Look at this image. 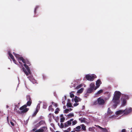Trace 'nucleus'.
Listing matches in <instances>:
<instances>
[{"label": "nucleus", "instance_id": "1", "mask_svg": "<svg viewBox=\"0 0 132 132\" xmlns=\"http://www.w3.org/2000/svg\"><path fill=\"white\" fill-rule=\"evenodd\" d=\"M121 93L119 91H116L114 93V94L112 102L114 103L113 106L115 108L117 106V105L119 104L120 101V99L121 96Z\"/></svg>", "mask_w": 132, "mask_h": 132}, {"label": "nucleus", "instance_id": "2", "mask_svg": "<svg viewBox=\"0 0 132 132\" xmlns=\"http://www.w3.org/2000/svg\"><path fill=\"white\" fill-rule=\"evenodd\" d=\"M101 83V82L100 80H97L96 82V86L95 87L94 83L92 82L90 85V88H88L87 90L86 93H91L93 92V90H96L100 86V84Z\"/></svg>", "mask_w": 132, "mask_h": 132}, {"label": "nucleus", "instance_id": "3", "mask_svg": "<svg viewBox=\"0 0 132 132\" xmlns=\"http://www.w3.org/2000/svg\"><path fill=\"white\" fill-rule=\"evenodd\" d=\"M32 100L28 101L27 102V104H25L21 107L19 108V109L21 111H17V113L20 114H21L22 113H24L27 112L29 110V108H26L27 106H30Z\"/></svg>", "mask_w": 132, "mask_h": 132}, {"label": "nucleus", "instance_id": "4", "mask_svg": "<svg viewBox=\"0 0 132 132\" xmlns=\"http://www.w3.org/2000/svg\"><path fill=\"white\" fill-rule=\"evenodd\" d=\"M129 96L128 95H122L121 98L122 106H124L125 105L126 103L127 100L129 99Z\"/></svg>", "mask_w": 132, "mask_h": 132}, {"label": "nucleus", "instance_id": "5", "mask_svg": "<svg viewBox=\"0 0 132 132\" xmlns=\"http://www.w3.org/2000/svg\"><path fill=\"white\" fill-rule=\"evenodd\" d=\"M85 77L87 80L90 81H93L95 78H96V76L94 74H88L86 75Z\"/></svg>", "mask_w": 132, "mask_h": 132}, {"label": "nucleus", "instance_id": "6", "mask_svg": "<svg viewBox=\"0 0 132 132\" xmlns=\"http://www.w3.org/2000/svg\"><path fill=\"white\" fill-rule=\"evenodd\" d=\"M18 60L19 61H21L24 64H27L28 65H30V63L29 61L27 59H24L22 57H20L18 58Z\"/></svg>", "mask_w": 132, "mask_h": 132}, {"label": "nucleus", "instance_id": "7", "mask_svg": "<svg viewBox=\"0 0 132 132\" xmlns=\"http://www.w3.org/2000/svg\"><path fill=\"white\" fill-rule=\"evenodd\" d=\"M105 102V101L101 97L97 98V103L99 105H103L104 104Z\"/></svg>", "mask_w": 132, "mask_h": 132}, {"label": "nucleus", "instance_id": "8", "mask_svg": "<svg viewBox=\"0 0 132 132\" xmlns=\"http://www.w3.org/2000/svg\"><path fill=\"white\" fill-rule=\"evenodd\" d=\"M124 113L123 115L126 116L128 115L132 111V108H126L124 110Z\"/></svg>", "mask_w": 132, "mask_h": 132}, {"label": "nucleus", "instance_id": "9", "mask_svg": "<svg viewBox=\"0 0 132 132\" xmlns=\"http://www.w3.org/2000/svg\"><path fill=\"white\" fill-rule=\"evenodd\" d=\"M47 127H43L39 129L36 130L34 132H43L44 130H46L47 129Z\"/></svg>", "mask_w": 132, "mask_h": 132}, {"label": "nucleus", "instance_id": "10", "mask_svg": "<svg viewBox=\"0 0 132 132\" xmlns=\"http://www.w3.org/2000/svg\"><path fill=\"white\" fill-rule=\"evenodd\" d=\"M73 130H75L76 132H79L81 131V126H78L74 128Z\"/></svg>", "mask_w": 132, "mask_h": 132}, {"label": "nucleus", "instance_id": "11", "mask_svg": "<svg viewBox=\"0 0 132 132\" xmlns=\"http://www.w3.org/2000/svg\"><path fill=\"white\" fill-rule=\"evenodd\" d=\"M71 124L68 121L64 123V126L65 127H67L69 126H70Z\"/></svg>", "mask_w": 132, "mask_h": 132}, {"label": "nucleus", "instance_id": "12", "mask_svg": "<svg viewBox=\"0 0 132 132\" xmlns=\"http://www.w3.org/2000/svg\"><path fill=\"white\" fill-rule=\"evenodd\" d=\"M24 65L26 69V70H27L29 74H30L31 72L29 67L28 66V65L25 64H24Z\"/></svg>", "mask_w": 132, "mask_h": 132}, {"label": "nucleus", "instance_id": "13", "mask_svg": "<svg viewBox=\"0 0 132 132\" xmlns=\"http://www.w3.org/2000/svg\"><path fill=\"white\" fill-rule=\"evenodd\" d=\"M124 113V110H120L117 111L116 113L117 115L121 114Z\"/></svg>", "mask_w": 132, "mask_h": 132}, {"label": "nucleus", "instance_id": "14", "mask_svg": "<svg viewBox=\"0 0 132 132\" xmlns=\"http://www.w3.org/2000/svg\"><path fill=\"white\" fill-rule=\"evenodd\" d=\"M45 123V121H44L41 120L38 123L37 125L39 126H40V125L44 124Z\"/></svg>", "mask_w": 132, "mask_h": 132}, {"label": "nucleus", "instance_id": "15", "mask_svg": "<svg viewBox=\"0 0 132 132\" xmlns=\"http://www.w3.org/2000/svg\"><path fill=\"white\" fill-rule=\"evenodd\" d=\"M112 112L111 110L110 109V108H108V110L107 111V114L108 116H111V115Z\"/></svg>", "mask_w": 132, "mask_h": 132}, {"label": "nucleus", "instance_id": "16", "mask_svg": "<svg viewBox=\"0 0 132 132\" xmlns=\"http://www.w3.org/2000/svg\"><path fill=\"white\" fill-rule=\"evenodd\" d=\"M81 127V129L85 131L86 130V126L84 124H82L80 126Z\"/></svg>", "mask_w": 132, "mask_h": 132}, {"label": "nucleus", "instance_id": "17", "mask_svg": "<svg viewBox=\"0 0 132 132\" xmlns=\"http://www.w3.org/2000/svg\"><path fill=\"white\" fill-rule=\"evenodd\" d=\"M22 70L23 71V72H24L25 73V74H26V75L27 76H28V75H29V73L23 67V68H22Z\"/></svg>", "mask_w": 132, "mask_h": 132}, {"label": "nucleus", "instance_id": "18", "mask_svg": "<svg viewBox=\"0 0 132 132\" xmlns=\"http://www.w3.org/2000/svg\"><path fill=\"white\" fill-rule=\"evenodd\" d=\"M52 105H50L49 107L48 110L49 111H51L52 112H53L54 111V109L52 108Z\"/></svg>", "mask_w": 132, "mask_h": 132}, {"label": "nucleus", "instance_id": "19", "mask_svg": "<svg viewBox=\"0 0 132 132\" xmlns=\"http://www.w3.org/2000/svg\"><path fill=\"white\" fill-rule=\"evenodd\" d=\"M74 116V114L73 113H70L68 115V118H69Z\"/></svg>", "mask_w": 132, "mask_h": 132}, {"label": "nucleus", "instance_id": "20", "mask_svg": "<svg viewBox=\"0 0 132 132\" xmlns=\"http://www.w3.org/2000/svg\"><path fill=\"white\" fill-rule=\"evenodd\" d=\"M95 128V127H89V130L90 131L94 132V128Z\"/></svg>", "mask_w": 132, "mask_h": 132}, {"label": "nucleus", "instance_id": "21", "mask_svg": "<svg viewBox=\"0 0 132 132\" xmlns=\"http://www.w3.org/2000/svg\"><path fill=\"white\" fill-rule=\"evenodd\" d=\"M60 111V109L57 108L55 109L54 113L55 114H57L59 113Z\"/></svg>", "mask_w": 132, "mask_h": 132}, {"label": "nucleus", "instance_id": "22", "mask_svg": "<svg viewBox=\"0 0 132 132\" xmlns=\"http://www.w3.org/2000/svg\"><path fill=\"white\" fill-rule=\"evenodd\" d=\"M8 54L9 55V56L11 58V59H13V58H14L13 56L10 52H8Z\"/></svg>", "mask_w": 132, "mask_h": 132}, {"label": "nucleus", "instance_id": "23", "mask_svg": "<svg viewBox=\"0 0 132 132\" xmlns=\"http://www.w3.org/2000/svg\"><path fill=\"white\" fill-rule=\"evenodd\" d=\"M83 91V88H81L79 90H78L77 91V93H81Z\"/></svg>", "mask_w": 132, "mask_h": 132}, {"label": "nucleus", "instance_id": "24", "mask_svg": "<svg viewBox=\"0 0 132 132\" xmlns=\"http://www.w3.org/2000/svg\"><path fill=\"white\" fill-rule=\"evenodd\" d=\"M26 98H27V101L31 100L30 97V96L29 95L27 96H26Z\"/></svg>", "mask_w": 132, "mask_h": 132}, {"label": "nucleus", "instance_id": "25", "mask_svg": "<svg viewBox=\"0 0 132 132\" xmlns=\"http://www.w3.org/2000/svg\"><path fill=\"white\" fill-rule=\"evenodd\" d=\"M103 92V90L101 89L99 91H98L96 93V94H99Z\"/></svg>", "mask_w": 132, "mask_h": 132}, {"label": "nucleus", "instance_id": "26", "mask_svg": "<svg viewBox=\"0 0 132 132\" xmlns=\"http://www.w3.org/2000/svg\"><path fill=\"white\" fill-rule=\"evenodd\" d=\"M13 54L14 56L16 57V58H18L19 56V54H17L13 52Z\"/></svg>", "mask_w": 132, "mask_h": 132}, {"label": "nucleus", "instance_id": "27", "mask_svg": "<svg viewBox=\"0 0 132 132\" xmlns=\"http://www.w3.org/2000/svg\"><path fill=\"white\" fill-rule=\"evenodd\" d=\"M19 108V106L18 105H15V108H14V111H16V112L17 113V111H18L17 110V109L16 108Z\"/></svg>", "mask_w": 132, "mask_h": 132}, {"label": "nucleus", "instance_id": "28", "mask_svg": "<svg viewBox=\"0 0 132 132\" xmlns=\"http://www.w3.org/2000/svg\"><path fill=\"white\" fill-rule=\"evenodd\" d=\"M67 106L69 107H72V104L71 103H67Z\"/></svg>", "mask_w": 132, "mask_h": 132}, {"label": "nucleus", "instance_id": "29", "mask_svg": "<svg viewBox=\"0 0 132 132\" xmlns=\"http://www.w3.org/2000/svg\"><path fill=\"white\" fill-rule=\"evenodd\" d=\"M65 120L64 117H62L60 118V122H63Z\"/></svg>", "mask_w": 132, "mask_h": 132}, {"label": "nucleus", "instance_id": "30", "mask_svg": "<svg viewBox=\"0 0 132 132\" xmlns=\"http://www.w3.org/2000/svg\"><path fill=\"white\" fill-rule=\"evenodd\" d=\"M77 123V122L76 120H75L72 122V125H74Z\"/></svg>", "mask_w": 132, "mask_h": 132}, {"label": "nucleus", "instance_id": "31", "mask_svg": "<svg viewBox=\"0 0 132 132\" xmlns=\"http://www.w3.org/2000/svg\"><path fill=\"white\" fill-rule=\"evenodd\" d=\"M69 111V109H67L64 110V112L65 113H68Z\"/></svg>", "mask_w": 132, "mask_h": 132}, {"label": "nucleus", "instance_id": "32", "mask_svg": "<svg viewBox=\"0 0 132 132\" xmlns=\"http://www.w3.org/2000/svg\"><path fill=\"white\" fill-rule=\"evenodd\" d=\"M64 127V125L63 123H61L60 127L61 128H63Z\"/></svg>", "mask_w": 132, "mask_h": 132}, {"label": "nucleus", "instance_id": "33", "mask_svg": "<svg viewBox=\"0 0 132 132\" xmlns=\"http://www.w3.org/2000/svg\"><path fill=\"white\" fill-rule=\"evenodd\" d=\"M98 104V103H97V100L95 101L93 103V105H96Z\"/></svg>", "mask_w": 132, "mask_h": 132}, {"label": "nucleus", "instance_id": "34", "mask_svg": "<svg viewBox=\"0 0 132 132\" xmlns=\"http://www.w3.org/2000/svg\"><path fill=\"white\" fill-rule=\"evenodd\" d=\"M40 108V104L39 103H38V105L37 106L36 109H38V110H39Z\"/></svg>", "mask_w": 132, "mask_h": 132}, {"label": "nucleus", "instance_id": "35", "mask_svg": "<svg viewBox=\"0 0 132 132\" xmlns=\"http://www.w3.org/2000/svg\"><path fill=\"white\" fill-rule=\"evenodd\" d=\"M81 87V85H79L78 86H77V87H76L75 88L76 89H78L80 88Z\"/></svg>", "mask_w": 132, "mask_h": 132}, {"label": "nucleus", "instance_id": "36", "mask_svg": "<svg viewBox=\"0 0 132 132\" xmlns=\"http://www.w3.org/2000/svg\"><path fill=\"white\" fill-rule=\"evenodd\" d=\"M70 97L71 98H73L74 97V95L73 94H72L71 93H70Z\"/></svg>", "mask_w": 132, "mask_h": 132}, {"label": "nucleus", "instance_id": "37", "mask_svg": "<svg viewBox=\"0 0 132 132\" xmlns=\"http://www.w3.org/2000/svg\"><path fill=\"white\" fill-rule=\"evenodd\" d=\"M102 129H103V131L104 132H108L106 128H103Z\"/></svg>", "mask_w": 132, "mask_h": 132}, {"label": "nucleus", "instance_id": "38", "mask_svg": "<svg viewBox=\"0 0 132 132\" xmlns=\"http://www.w3.org/2000/svg\"><path fill=\"white\" fill-rule=\"evenodd\" d=\"M76 103H77L78 102V98L74 99Z\"/></svg>", "mask_w": 132, "mask_h": 132}, {"label": "nucleus", "instance_id": "39", "mask_svg": "<svg viewBox=\"0 0 132 132\" xmlns=\"http://www.w3.org/2000/svg\"><path fill=\"white\" fill-rule=\"evenodd\" d=\"M52 115L51 113H50L48 115V117H49L50 118H52Z\"/></svg>", "mask_w": 132, "mask_h": 132}, {"label": "nucleus", "instance_id": "40", "mask_svg": "<svg viewBox=\"0 0 132 132\" xmlns=\"http://www.w3.org/2000/svg\"><path fill=\"white\" fill-rule=\"evenodd\" d=\"M79 103H75L73 104V106H77L78 105Z\"/></svg>", "mask_w": 132, "mask_h": 132}, {"label": "nucleus", "instance_id": "41", "mask_svg": "<svg viewBox=\"0 0 132 132\" xmlns=\"http://www.w3.org/2000/svg\"><path fill=\"white\" fill-rule=\"evenodd\" d=\"M37 114V113L35 112L32 115V116L34 117V116H35Z\"/></svg>", "mask_w": 132, "mask_h": 132}, {"label": "nucleus", "instance_id": "42", "mask_svg": "<svg viewBox=\"0 0 132 132\" xmlns=\"http://www.w3.org/2000/svg\"><path fill=\"white\" fill-rule=\"evenodd\" d=\"M13 61L16 64V61L14 59V58H13V59H12Z\"/></svg>", "mask_w": 132, "mask_h": 132}, {"label": "nucleus", "instance_id": "43", "mask_svg": "<svg viewBox=\"0 0 132 132\" xmlns=\"http://www.w3.org/2000/svg\"><path fill=\"white\" fill-rule=\"evenodd\" d=\"M56 107H57V104L56 103H54L53 104Z\"/></svg>", "mask_w": 132, "mask_h": 132}, {"label": "nucleus", "instance_id": "44", "mask_svg": "<svg viewBox=\"0 0 132 132\" xmlns=\"http://www.w3.org/2000/svg\"><path fill=\"white\" fill-rule=\"evenodd\" d=\"M10 123H11V125L12 126H14V124L13 122H12V121H11Z\"/></svg>", "mask_w": 132, "mask_h": 132}, {"label": "nucleus", "instance_id": "45", "mask_svg": "<svg viewBox=\"0 0 132 132\" xmlns=\"http://www.w3.org/2000/svg\"><path fill=\"white\" fill-rule=\"evenodd\" d=\"M38 7L37 6L35 8V10H34V12H35V13H36V10H37V9Z\"/></svg>", "mask_w": 132, "mask_h": 132}, {"label": "nucleus", "instance_id": "46", "mask_svg": "<svg viewBox=\"0 0 132 132\" xmlns=\"http://www.w3.org/2000/svg\"><path fill=\"white\" fill-rule=\"evenodd\" d=\"M97 127H98V128H99L100 129H103V128H102V127L99 126L97 125Z\"/></svg>", "mask_w": 132, "mask_h": 132}, {"label": "nucleus", "instance_id": "47", "mask_svg": "<svg viewBox=\"0 0 132 132\" xmlns=\"http://www.w3.org/2000/svg\"><path fill=\"white\" fill-rule=\"evenodd\" d=\"M73 120V119H70L68 121L69 122H70V123H71V121H72Z\"/></svg>", "mask_w": 132, "mask_h": 132}, {"label": "nucleus", "instance_id": "48", "mask_svg": "<svg viewBox=\"0 0 132 132\" xmlns=\"http://www.w3.org/2000/svg\"><path fill=\"white\" fill-rule=\"evenodd\" d=\"M39 110L36 109V111H35V112H36V113H37L38 111Z\"/></svg>", "mask_w": 132, "mask_h": 132}, {"label": "nucleus", "instance_id": "49", "mask_svg": "<svg viewBox=\"0 0 132 132\" xmlns=\"http://www.w3.org/2000/svg\"><path fill=\"white\" fill-rule=\"evenodd\" d=\"M121 132H126V130L125 129H123L122 130Z\"/></svg>", "mask_w": 132, "mask_h": 132}, {"label": "nucleus", "instance_id": "50", "mask_svg": "<svg viewBox=\"0 0 132 132\" xmlns=\"http://www.w3.org/2000/svg\"><path fill=\"white\" fill-rule=\"evenodd\" d=\"M67 130L69 131H70L71 130V128L70 127H69V128H68Z\"/></svg>", "mask_w": 132, "mask_h": 132}, {"label": "nucleus", "instance_id": "51", "mask_svg": "<svg viewBox=\"0 0 132 132\" xmlns=\"http://www.w3.org/2000/svg\"><path fill=\"white\" fill-rule=\"evenodd\" d=\"M64 132H69L67 129L65 130L64 131Z\"/></svg>", "mask_w": 132, "mask_h": 132}, {"label": "nucleus", "instance_id": "52", "mask_svg": "<svg viewBox=\"0 0 132 132\" xmlns=\"http://www.w3.org/2000/svg\"><path fill=\"white\" fill-rule=\"evenodd\" d=\"M62 103L63 104H65V101H63L62 102Z\"/></svg>", "mask_w": 132, "mask_h": 132}, {"label": "nucleus", "instance_id": "53", "mask_svg": "<svg viewBox=\"0 0 132 132\" xmlns=\"http://www.w3.org/2000/svg\"><path fill=\"white\" fill-rule=\"evenodd\" d=\"M79 97H78L77 96H76L75 97V98L74 99H78V98Z\"/></svg>", "mask_w": 132, "mask_h": 132}, {"label": "nucleus", "instance_id": "54", "mask_svg": "<svg viewBox=\"0 0 132 132\" xmlns=\"http://www.w3.org/2000/svg\"><path fill=\"white\" fill-rule=\"evenodd\" d=\"M7 120L8 122H9V117L8 116L7 117Z\"/></svg>", "mask_w": 132, "mask_h": 132}, {"label": "nucleus", "instance_id": "55", "mask_svg": "<svg viewBox=\"0 0 132 132\" xmlns=\"http://www.w3.org/2000/svg\"><path fill=\"white\" fill-rule=\"evenodd\" d=\"M81 99L80 98H78V102L81 101Z\"/></svg>", "mask_w": 132, "mask_h": 132}, {"label": "nucleus", "instance_id": "56", "mask_svg": "<svg viewBox=\"0 0 132 132\" xmlns=\"http://www.w3.org/2000/svg\"><path fill=\"white\" fill-rule=\"evenodd\" d=\"M63 114H61V115H60V117H62H62H63Z\"/></svg>", "mask_w": 132, "mask_h": 132}, {"label": "nucleus", "instance_id": "57", "mask_svg": "<svg viewBox=\"0 0 132 132\" xmlns=\"http://www.w3.org/2000/svg\"><path fill=\"white\" fill-rule=\"evenodd\" d=\"M69 109V111H72V109L71 108H70Z\"/></svg>", "mask_w": 132, "mask_h": 132}, {"label": "nucleus", "instance_id": "58", "mask_svg": "<svg viewBox=\"0 0 132 132\" xmlns=\"http://www.w3.org/2000/svg\"><path fill=\"white\" fill-rule=\"evenodd\" d=\"M76 131L75 130H73L71 132H76Z\"/></svg>", "mask_w": 132, "mask_h": 132}, {"label": "nucleus", "instance_id": "59", "mask_svg": "<svg viewBox=\"0 0 132 132\" xmlns=\"http://www.w3.org/2000/svg\"><path fill=\"white\" fill-rule=\"evenodd\" d=\"M36 129H32V130L34 131H35V130H36Z\"/></svg>", "mask_w": 132, "mask_h": 132}, {"label": "nucleus", "instance_id": "60", "mask_svg": "<svg viewBox=\"0 0 132 132\" xmlns=\"http://www.w3.org/2000/svg\"><path fill=\"white\" fill-rule=\"evenodd\" d=\"M84 120H82L81 121V122H84Z\"/></svg>", "mask_w": 132, "mask_h": 132}, {"label": "nucleus", "instance_id": "61", "mask_svg": "<svg viewBox=\"0 0 132 132\" xmlns=\"http://www.w3.org/2000/svg\"><path fill=\"white\" fill-rule=\"evenodd\" d=\"M19 62V63L20 64H22V63L21 62Z\"/></svg>", "mask_w": 132, "mask_h": 132}, {"label": "nucleus", "instance_id": "62", "mask_svg": "<svg viewBox=\"0 0 132 132\" xmlns=\"http://www.w3.org/2000/svg\"><path fill=\"white\" fill-rule=\"evenodd\" d=\"M58 125L60 127V124L59 123H58Z\"/></svg>", "mask_w": 132, "mask_h": 132}, {"label": "nucleus", "instance_id": "63", "mask_svg": "<svg viewBox=\"0 0 132 132\" xmlns=\"http://www.w3.org/2000/svg\"><path fill=\"white\" fill-rule=\"evenodd\" d=\"M54 103L53 102H52V104H54Z\"/></svg>", "mask_w": 132, "mask_h": 132}, {"label": "nucleus", "instance_id": "64", "mask_svg": "<svg viewBox=\"0 0 132 132\" xmlns=\"http://www.w3.org/2000/svg\"><path fill=\"white\" fill-rule=\"evenodd\" d=\"M34 82L36 83V81L35 80H34Z\"/></svg>", "mask_w": 132, "mask_h": 132}]
</instances>
